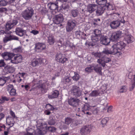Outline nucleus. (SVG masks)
Returning a JSON list of instances; mask_svg holds the SVG:
<instances>
[{"label": "nucleus", "mask_w": 135, "mask_h": 135, "mask_svg": "<svg viewBox=\"0 0 135 135\" xmlns=\"http://www.w3.org/2000/svg\"><path fill=\"white\" fill-rule=\"evenodd\" d=\"M122 33L120 31H118L114 34H113L112 36V38H113L114 40H117L122 36Z\"/></svg>", "instance_id": "bb28decb"}, {"label": "nucleus", "mask_w": 135, "mask_h": 135, "mask_svg": "<svg viewBox=\"0 0 135 135\" xmlns=\"http://www.w3.org/2000/svg\"><path fill=\"white\" fill-rule=\"evenodd\" d=\"M38 32H39L38 31L34 30H32L31 32V33H32L34 35H37L38 33Z\"/></svg>", "instance_id": "774afa93"}, {"label": "nucleus", "mask_w": 135, "mask_h": 135, "mask_svg": "<svg viewBox=\"0 0 135 135\" xmlns=\"http://www.w3.org/2000/svg\"><path fill=\"white\" fill-rule=\"evenodd\" d=\"M24 73H19L17 75L16 78L18 82L20 83L21 82L23 78V76L25 74Z\"/></svg>", "instance_id": "7c9ffc66"}, {"label": "nucleus", "mask_w": 135, "mask_h": 135, "mask_svg": "<svg viewBox=\"0 0 135 135\" xmlns=\"http://www.w3.org/2000/svg\"><path fill=\"white\" fill-rule=\"evenodd\" d=\"M109 120V119L108 117H105L102 119L101 121V123L103 127H104L106 125Z\"/></svg>", "instance_id": "f704fd0d"}, {"label": "nucleus", "mask_w": 135, "mask_h": 135, "mask_svg": "<svg viewBox=\"0 0 135 135\" xmlns=\"http://www.w3.org/2000/svg\"><path fill=\"white\" fill-rule=\"evenodd\" d=\"M102 53L107 54H116L114 50H113L112 46L110 49H109L106 48H104L102 51Z\"/></svg>", "instance_id": "412c9836"}, {"label": "nucleus", "mask_w": 135, "mask_h": 135, "mask_svg": "<svg viewBox=\"0 0 135 135\" xmlns=\"http://www.w3.org/2000/svg\"><path fill=\"white\" fill-rule=\"evenodd\" d=\"M127 90V88L125 86H122L119 89V91L120 93H123L126 92Z\"/></svg>", "instance_id": "79ce46f5"}, {"label": "nucleus", "mask_w": 135, "mask_h": 135, "mask_svg": "<svg viewBox=\"0 0 135 135\" xmlns=\"http://www.w3.org/2000/svg\"><path fill=\"white\" fill-rule=\"evenodd\" d=\"M99 95V93L98 91L95 90L92 91L89 94V95L91 97H96Z\"/></svg>", "instance_id": "e433bc0d"}, {"label": "nucleus", "mask_w": 135, "mask_h": 135, "mask_svg": "<svg viewBox=\"0 0 135 135\" xmlns=\"http://www.w3.org/2000/svg\"><path fill=\"white\" fill-rule=\"evenodd\" d=\"M91 126H85L83 127L80 130V132L82 135H87L91 131Z\"/></svg>", "instance_id": "39448f33"}, {"label": "nucleus", "mask_w": 135, "mask_h": 135, "mask_svg": "<svg viewBox=\"0 0 135 135\" xmlns=\"http://www.w3.org/2000/svg\"><path fill=\"white\" fill-rule=\"evenodd\" d=\"M6 64L4 62L3 60H0V67H3Z\"/></svg>", "instance_id": "13d9d810"}, {"label": "nucleus", "mask_w": 135, "mask_h": 135, "mask_svg": "<svg viewBox=\"0 0 135 135\" xmlns=\"http://www.w3.org/2000/svg\"><path fill=\"white\" fill-rule=\"evenodd\" d=\"M65 123L67 125H69L71 124L70 126L72 128L77 126L79 124L77 121H75L70 117H67L65 118Z\"/></svg>", "instance_id": "7ed1b4c3"}, {"label": "nucleus", "mask_w": 135, "mask_h": 135, "mask_svg": "<svg viewBox=\"0 0 135 135\" xmlns=\"http://www.w3.org/2000/svg\"><path fill=\"white\" fill-rule=\"evenodd\" d=\"M7 4V2L5 1L2 0L0 1V6H5Z\"/></svg>", "instance_id": "5fc2aeb1"}, {"label": "nucleus", "mask_w": 135, "mask_h": 135, "mask_svg": "<svg viewBox=\"0 0 135 135\" xmlns=\"http://www.w3.org/2000/svg\"><path fill=\"white\" fill-rule=\"evenodd\" d=\"M55 39L54 36L51 34H50L48 37V42L50 45H53L55 42Z\"/></svg>", "instance_id": "a878e982"}, {"label": "nucleus", "mask_w": 135, "mask_h": 135, "mask_svg": "<svg viewBox=\"0 0 135 135\" xmlns=\"http://www.w3.org/2000/svg\"><path fill=\"white\" fill-rule=\"evenodd\" d=\"M110 42V40L109 38L106 37H103V39L101 41V43L105 45H107Z\"/></svg>", "instance_id": "c756f323"}, {"label": "nucleus", "mask_w": 135, "mask_h": 135, "mask_svg": "<svg viewBox=\"0 0 135 135\" xmlns=\"http://www.w3.org/2000/svg\"><path fill=\"white\" fill-rule=\"evenodd\" d=\"M120 22L118 20L114 21L110 23V25L111 28L113 29H116L120 25Z\"/></svg>", "instance_id": "6ab92c4d"}, {"label": "nucleus", "mask_w": 135, "mask_h": 135, "mask_svg": "<svg viewBox=\"0 0 135 135\" xmlns=\"http://www.w3.org/2000/svg\"><path fill=\"white\" fill-rule=\"evenodd\" d=\"M5 70L7 73H13L15 71V69L12 66L7 65L4 67Z\"/></svg>", "instance_id": "4be33fe9"}, {"label": "nucleus", "mask_w": 135, "mask_h": 135, "mask_svg": "<svg viewBox=\"0 0 135 135\" xmlns=\"http://www.w3.org/2000/svg\"><path fill=\"white\" fill-rule=\"evenodd\" d=\"M48 123L49 125H53L55 122L54 119L52 117H50L48 121Z\"/></svg>", "instance_id": "37998d69"}, {"label": "nucleus", "mask_w": 135, "mask_h": 135, "mask_svg": "<svg viewBox=\"0 0 135 135\" xmlns=\"http://www.w3.org/2000/svg\"><path fill=\"white\" fill-rule=\"evenodd\" d=\"M76 26L75 21H69L67 23V25L66 27V31L70 32Z\"/></svg>", "instance_id": "0eeeda50"}, {"label": "nucleus", "mask_w": 135, "mask_h": 135, "mask_svg": "<svg viewBox=\"0 0 135 135\" xmlns=\"http://www.w3.org/2000/svg\"><path fill=\"white\" fill-rule=\"evenodd\" d=\"M107 2V0H96L97 3L100 5H105Z\"/></svg>", "instance_id": "ea45409f"}, {"label": "nucleus", "mask_w": 135, "mask_h": 135, "mask_svg": "<svg viewBox=\"0 0 135 135\" xmlns=\"http://www.w3.org/2000/svg\"><path fill=\"white\" fill-rule=\"evenodd\" d=\"M6 80H4L2 78L0 79V85L3 86L6 83Z\"/></svg>", "instance_id": "4d7b16f0"}, {"label": "nucleus", "mask_w": 135, "mask_h": 135, "mask_svg": "<svg viewBox=\"0 0 135 135\" xmlns=\"http://www.w3.org/2000/svg\"><path fill=\"white\" fill-rule=\"evenodd\" d=\"M63 54L60 53H57L55 55V60L58 62H59L61 58L62 57Z\"/></svg>", "instance_id": "72a5a7b5"}, {"label": "nucleus", "mask_w": 135, "mask_h": 135, "mask_svg": "<svg viewBox=\"0 0 135 135\" xmlns=\"http://www.w3.org/2000/svg\"><path fill=\"white\" fill-rule=\"evenodd\" d=\"M71 14L72 16L73 17H76L78 14V12L76 9H73L71 10Z\"/></svg>", "instance_id": "a19ab883"}, {"label": "nucleus", "mask_w": 135, "mask_h": 135, "mask_svg": "<svg viewBox=\"0 0 135 135\" xmlns=\"http://www.w3.org/2000/svg\"><path fill=\"white\" fill-rule=\"evenodd\" d=\"M13 57H12L11 60V63L15 64H17L21 62L22 59V55L19 54L13 55Z\"/></svg>", "instance_id": "20e7f679"}, {"label": "nucleus", "mask_w": 135, "mask_h": 135, "mask_svg": "<svg viewBox=\"0 0 135 135\" xmlns=\"http://www.w3.org/2000/svg\"><path fill=\"white\" fill-rule=\"evenodd\" d=\"M6 122L7 124L10 126V127L13 126L15 123L13 118L11 117H8L7 118Z\"/></svg>", "instance_id": "5701e85b"}, {"label": "nucleus", "mask_w": 135, "mask_h": 135, "mask_svg": "<svg viewBox=\"0 0 135 135\" xmlns=\"http://www.w3.org/2000/svg\"><path fill=\"white\" fill-rule=\"evenodd\" d=\"M22 49L21 46H20L17 47L14 49L13 51L15 53L21 52H22Z\"/></svg>", "instance_id": "c9c22d12"}, {"label": "nucleus", "mask_w": 135, "mask_h": 135, "mask_svg": "<svg viewBox=\"0 0 135 135\" xmlns=\"http://www.w3.org/2000/svg\"><path fill=\"white\" fill-rule=\"evenodd\" d=\"M46 48L45 45L43 43H38L35 44V51L38 52H41Z\"/></svg>", "instance_id": "9b49d317"}, {"label": "nucleus", "mask_w": 135, "mask_h": 135, "mask_svg": "<svg viewBox=\"0 0 135 135\" xmlns=\"http://www.w3.org/2000/svg\"><path fill=\"white\" fill-rule=\"evenodd\" d=\"M10 114L13 118H17V117L15 116V113L12 110L10 111Z\"/></svg>", "instance_id": "052dcab7"}, {"label": "nucleus", "mask_w": 135, "mask_h": 135, "mask_svg": "<svg viewBox=\"0 0 135 135\" xmlns=\"http://www.w3.org/2000/svg\"><path fill=\"white\" fill-rule=\"evenodd\" d=\"M132 77L134 79V83L132 84V89H130V90H132L135 87V76L134 75H133L132 76Z\"/></svg>", "instance_id": "bf43d9fd"}, {"label": "nucleus", "mask_w": 135, "mask_h": 135, "mask_svg": "<svg viewBox=\"0 0 135 135\" xmlns=\"http://www.w3.org/2000/svg\"><path fill=\"white\" fill-rule=\"evenodd\" d=\"M126 46V44L123 41L117 42L113 45L112 47L116 54L120 55L122 54V50Z\"/></svg>", "instance_id": "f257e3e1"}, {"label": "nucleus", "mask_w": 135, "mask_h": 135, "mask_svg": "<svg viewBox=\"0 0 135 135\" xmlns=\"http://www.w3.org/2000/svg\"><path fill=\"white\" fill-rule=\"evenodd\" d=\"M105 7H106L107 9L109 10H113V6L112 4L109 3H106L105 5Z\"/></svg>", "instance_id": "49530a36"}, {"label": "nucleus", "mask_w": 135, "mask_h": 135, "mask_svg": "<svg viewBox=\"0 0 135 135\" xmlns=\"http://www.w3.org/2000/svg\"><path fill=\"white\" fill-rule=\"evenodd\" d=\"M93 54L96 57L100 58L102 57V56L101 55V54L100 52H93Z\"/></svg>", "instance_id": "603ef678"}, {"label": "nucleus", "mask_w": 135, "mask_h": 135, "mask_svg": "<svg viewBox=\"0 0 135 135\" xmlns=\"http://www.w3.org/2000/svg\"><path fill=\"white\" fill-rule=\"evenodd\" d=\"M18 37L14 35H9L5 36L3 38V41L4 43L13 40H18Z\"/></svg>", "instance_id": "dca6fc26"}, {"label": "nucleus", "mask_w": 135, "mask_h": 135, "mask_svg": "<svg viewBox=\"0 0 135 135\" xmlns=\"http://www.w3.org/2000/svg\"><path fill=\"white\" fill-rule=\"evenodd\" d=\"M124 40L128 43L132 42L134 40L133 37L131 35L126 36L124 38Z\"/></svg>", "instance_id": "cd10ccee"}, {"label": "nucleus", "mask_w": 135, "mask_h": 135, "mask_svg": "<svg viewBox=\"0 0 135 135\" xmlns=\"http://www.w3.org/2000/svg\"><path fill=\"white\" fill-rule=\"evenodd\" d=\"M36 131L38 134L42 135L44 134L46 132V129L42 126H41L40 128H38Z\"/></svg>", "instance_id": "b1692460"}, {"label": "nucleus", "mask_w": 135, "mask_h": 135, "mask_svg": "<svg viewBox=\"0 0 135 135\" xmlns=\"http://www.w3.org/2000/svg\"><path fill=\"white\" fill-rule=\"evenodd\" d=\"M33 14V11L30 7L28 8L22 12V16L26 20L30 19Z\"/></svg>", "instance_id": "f03ea898"}, {"label": "nucleus", "mask_w": 135, "mask_h": 135, "mask_svg": "<svg viewBox=\"0 0 135 135\" xmlns=\"http://www.w3.org/2000/svg\"><path fill=\"white\" fill-rule=\"evenodd\" d=\"M94 107V106H90L88 104H86L84 105V107L82 108V111L84 112L87 110H88L91 108Z\"/></svg>", "instance_id": "473e14b6"}, {"label": "nucleus", "mask_w": 135, "mask_h": 135, "mask_svg": "<svg viewBox=\"0 0 135 135\" xmlns=\"http://www.w3.org/2000/svg\"><path fill=\"white\" fill-rule=\"evenodd\" d=\"M74 75L73 77L72 78L74 80L77 81L80 78V76L79 74L76 72L74 73Z\"/></svg>", "instance_id": "a18cd8bd"}, {"label": "nucleus", "mask_w": 135, "mask_h": 135, "mask_svg": "<svg viewBox=\"0 0 135 135\" xmlns=\"http://www.w3.org/2000/svg\"><path fill=\"white\" fill-rule=\"evenodd\" d=\"M79 100L77 98H71L68 100L69 104L73 107H76L79 105Z\"/></svg>", "instance_id": "1a4fd4ad"}, {"label": "nucleus", "mask_w": 135, "mask_h": 135, "mask_svg": "<svg viewBox=\"0 0 135 135\" xmlns=\"http://www.w3.org/2000/svg\"><path fill=\"white\" fill-rule=\"evenodd\" d=\"M39 60L38 58L33 59L31 61V65L35 67L39 64Z\"/></svg>", "instance_id": "2f4dec72"}, {"label": "nucleus", "mask_w": 135, "mask_h": 135, "mask_svg": "<svg viewBox=\"0 0 135 135\" xmlns=\"http://www.w3.org/2000/svg\"><path fill=\"white\" fill-rule=\"evenodd\" d=\"M71 79L70 77L66 76L63 79V82L66 84L71 83Z\"/></svg>", "instance_id": "c03bdc74"}, {"label": "nucleus", "mask_w": 135, "mask_h": 135, "mask_svg": "<svg viewBox=\"0 0 135 135\" xmlns=\"http://www.w3.org/2000/svg\"><path fill=\"white\" fill-rule=\"evenodd\" d=\"M68 60V59L65 57L64 55H63L62 56V57L61 58L60 60H59V62L61 63L62 64H64Z\"/></svg>", "instance_id": "58836bf2"}, {"label": "nucleus", "mask_w": 135, "mask_h": 135, "mask_svg": "<svg viewBox=\"0 0 135 135\" xmlns=\"http://www.w3.org/2000/svg\"><path fill=\"white\" fill-rule=\"evenodd\" d=\"M48 130L50 131L54 132L55 131L56 128L54 127H48Z\"/></svg>", "instance_id": "680f3d73"}, {"label": "nucleus", "mask_w": 135, "mask_h": 135, "mask_svg": "<svg viewBox=\"0 0 135 135\" xmlns=\"http://www.w3.org/2000/svg\"><path fill=\"white\" fill-rule=\"evenodd\" d=\"M26 132H23L24 135H33L32 133V132L33 131V130L32 129H26Z\"/></svg>", "instance_id": "4c0bfd02"}, {"label": "nucleus", "mask_w": 135, "mask_h": 135, "mask_svg": "<svg viewBox=\"0 0 135 135\" xmlns=\"http://www.w3.org/2000/svg\"><path fill=\"white\" fill-rule=\"evenodd\" d=\"M13 88V86L12 85L9 84L8 85L7 87V91L9 92L11 89Z\"/></svg>", "instance_id": "6e6d98bb"}, {"label": "nucleus", "mask_w": 135, "mask_h": 135, "mask_svg": "<svg viewBox=\"0 0 135 135\" xmlns=\"http://www.w3.org/2000/svg\"><path fill=\"white\" fill-rule=\"evenodd\" d=\"M18 22L16 20L10 21L6 24L5 28L6 30H9L11 29L13 26L16 25L17 23Z\"/></svg>", "instance_id": "f8f14e48"}, {"label": "nucleus", "mask_w": 135, "mask_h": 135, "mask_svg": "<svg viewBox=\"0 0 135 135\" xmlns=\"http://www.w3.org/2000/svg\"><path fill=\"white\" fill-rule=\"evenodd\" d=\"M103 9L102 7L98 5L97 8L95 10L96 15L98 16L101 15L104 12Z\"/></svg>", "instance_id": "c85d7f7f"}, {"label": "nucleus", "mask_w": 135, "mask_h": 135, "mask_svg": "<svg viewBox=\"0 0 135 135\" xmlns=\"http://www.w3.org/2000/svg\"><path fill=\"white\" fill-rule=\"evenodd\" d=\"M48 7L51 10L57 11V8L58 7V3L57 2H50L47 5Z\"/></svg>", "instance_id": "f3484780"}, {"label": "nucleus", "mask_w": 135, "mask_h": 135, "mask_svg": "<svg viewBox=\"0 0 135 135\" xmlns=\"http://www.w3.org/2000/svg\"><path fill=\"white\" fill-rule=\"evenodd\" d=\"M9 92L10 95L12 96L15 95L17 94L16 89L14 88L12 89V90L11 89V90L9 91Z\"/></svg>", "instance_id": "de8ad7c7"}, {"label": "nucleus", "mask_w": 135, "mask_h": 135, "mask_svg": "<svg viewBox=\"0 0 135 135\" xmlns=\"http://www.w3.org/2000/svg\"><path fill=\"white\" fill-rule=\"evenodd\" d=\"M8 98L5 97H2V98L0 99V103H3L5 100L8 101Z\"/></svg>", "instance_id": "864d4df0"}, {"label": "nucleus", "mask_w": 135, "mask_h": 135, "mask_svg": "<svg viewBox=\"0 0 135 135\" xmlns=\"http://www.w3.org/2000/svg\"><path fill=\"white\" fill-rule=\"evenodd\" d=\"M93 64L89 66L88 67L85 69V71L87 72H90L93 70Z\"/></svg>", "instance_id": "8fccbe9b"}, {"label": "nucleus", "mask_w": 135, "mask_h": 135, "mask_svg": "<svg viewBox=\"0 0 135 135\" xmlns=\"http://www.w3.org/2000/svg\"><path fill=\"white\" fill-rule=\"evenodd\" d=\"M70 42L68 41H67L64 42L63 44L66 47H69Z\"/></svg>", "instance_id": "69168bd1"}, {"label": "nucleus", "mask_w": 135, "mask_h": 135, "mask_svg": "<svg viewBox=\"0 0 135 135\" xmlns=\"http://www.w3.org/2000/svg\"><path fill=\"white\" fill-rule=\"evenodd\" d=\"M15 32L17 35L22 36L26 34V31L22 28L18 27L16 28Z\"/></svg>", "instance_id": "aec40b11"}, {"label": "nucleus", "mask_w": 135, "mask_h": 135, "mask_svg": "<svg viewBox=\"0 0 135 135\" xmlns=\"http://www.w3.org/2000/svg\"><path fill=\"white\" fill-rule=\"evenodd\" d=\"M111 61L109 58L106 57H103L102 59H99L97 60V62L101 65L103 67L105 66V63Z\"/></svg>", "instance_id": "ddd939ff"}, {"label": "nucleus", "mask_w": 135, "mask_h": 135, "mask_svg": "<svg viewBox=\"0 0 135 135\" xmlns=\"http://www.w3.org/2000/svg\"><path fill=\"white\" fill-rule=\"evenodd\" d=\"M7 9L6 8H0V14L7 11Z\"/></svg>", "instance_id": "e2e57ef3"}, {"label": "nucleus", "mask_w": 135, "mask_h": 135, "mask_svg": "<svg viewBox=\"0 0 135 135\" xmlns=\"http://www.w3.org/2000/svg\"><path fill=\"white\" fill-rule=\"evenodd\" d=\"M85 45L86 46H93V44L91 42H89L88 41H87L85 43Z\"/></svg>", "instance_id": "338daca9"}, {"label": "nucleus", "mask_w": 135, "mask_h": 135, "mask_svg": "<svg viewBox=\"0 0 135 135\" xmlns=\"http://www.w3.org/2000/svg\"><path fill=\"white\" fill-rule=\"evenodd\" d=\"M1 56L6 60H11L13 56V54L9 52H5L3 53Z\"/></svg>", "instance_id": "2eb2a0df"}, {"label": "nucleus", "mask_w": 135, "mask_h": 135, "mask_svg": "<svg viewBox=\"0 0 135 135\" xmlns=\"http://www.w3.org/2000/svg\"><path fill=\"white\" fill-rule=\"evenodd\" d=\"M59 95V91L57 90H55L53 92L51 95H49L48 97V98L50 99L55 98L58 97Z\"/></svg>", "instance_id": "393cba45"}, {"label": "nucleus", "mask_w": 135, "mask_h": 135, "mask_svg": "<svg viewBox=\"0 0 135 135\" xmlns=\"http://www.w3.org/2000/svg\"><path fill=\"white\" fill-rule=\"evenodd\" d=\"M94 32L95 36H92L91 39L92 41L95 43L98 40L99 37L101 34V32L99 29H95L94 30Z\"/></svg>", "instance_id": "423d86ee"}, {"label": "nucleus", "mask_w": 135, "mask_h": 135, "mask_svg": "<svg viewBox=\"0 0 135 135\" xmlns=\"http://www.w3.org/2000/svg\"><path fill=\"white\" fill-rule=\"evenodd\" d=\"M97 8V5L95 4H89L87 6V11L90 13H91L95 11Z\"/></svg>", "instance_id": "4468645a"}, {"label": "nucleus", "mask_w": 135, "mask_h": 135, "mask_svg": "<svg viewBox=\"0 0 135 135\" xmlns=\"http://www.w3.org/2000/svg\"><path fill=\"white\" fill-rule=\"evenodd\" d=\"M72 93L73 95L76 97H80L81 94V91L80 88L76 86L73 87Z\"/></svg>", "instance_id": "9d476101"}, {"label": "nucleus", "mask_w": 135, "mask_h": 135, "mask_svg": "<svg viewBox=\"0 0 135 135\" xmlns=\"http://www.w3.org/2000/svg\"><path fill=\"white\" fill-rule=\"evenodd\" d=\"M94 107L91 108L92 112L94 114H97L98 112L99 109L98 108H95V106H94Z\"/></svg>", "instance_id": "09e8293b"}, {"label": "nucleus", "mask_w": 135, "mask_h": 135, "mask_svg": "<svg viewBox=\"0 0 135 135\" xmlns=\"http://www.w3.org/2000/svg\"><path fill=\"white\" fill-rule=\"evenodd\" d=\"M47 106L49 108V110H53L54 109V108L51 105L48 104L47 105Z\"/></svg>", "instance_id": "0e129e2a"}, {"label": "nucleus", "mask_w": 135, "mask_h": 135, "mask_svg": "<svg viewBox=\"0 0 135 135\" xmlns=\"http://www.w3.org/2000/svg\"><path fill=\"white\" fill-rule=\"evenodd\" d=\"M93 70L98 74L102 75V67L98 65V64H93Z\"/></svg>", "instance_id": "a211bd4d"}, {"label": "nucleus", "mask_w": 135, "mask_h": 135, "mask_svg": "<svg viewBox=\"0 0 135 135\" xmlns=\"http://www.w3.org/2000/svg\"><path fill=\"white\" fill-rule=\"evenodd\" d=\"M53 21L56 24H59L62 22L64 20V18L62 14H59L55 16L53 18Z\"/></svg>", "instance_id": "6e6552de"}, {"label": "nucleus", "mask_w": 135, "mask_h": 135, "mask_svg": "<svg viewBox=\"0 0 135 135\" xmlns=\"http://www.w3.org/2000/svg\"><path fill=\"white\" fill-rule=\"evenodd\" d=\"M38 59L39 60V64H46V59L40 58H38Z\"/></svg>", "instance_id": "3c124183"}]
</instances>
